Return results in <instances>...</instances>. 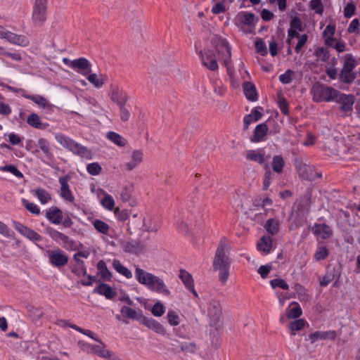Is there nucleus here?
<instances>
[{
	"instance_id": "nucleus-39",
	"label": "nucleus",
	"mask_w": 360,
	"mask_h": 360,
	"mask_svg": "<svg viewBox=\"0 0 360 360\" xmlns=\"http://www.w3.org/2000/svg\"><path fill=\"white\" fill-rule=\"evenodd\" d=\"M280 224L278 219L271 218L269 219L264 225L266 231L272 236L278 233L279 231Z\"/></svg>"
},
{
	"instance_id": "nucleus-16",
	"label": "nucleus",
	"mask_w": 360,
	"mask_h": 360,
	"mask_svg": "<svg viewBox=\"0 0 360 360\" xmlns=\"http://www.w3.org/2000/svg\"><path fill=\"white\" fill-rule=\"evenodd\" d=\"M70 177L68 175H65L59 178V183L60 184V196L65 201L69 202H73L75 197L70 188L68 181Z\"/></svg>"
},
{
	"instance_id": "nucleus-26",
	"label": "nucleus",
	"mask_w": 360,
	"mask_h": 360,
	"mask_svg": "<svg viewBox=\"0 0 360 360\" xmlns=\"http://www.w3.org/2000/svg\"><path fill=\"white\" fill-rule=\"evenodd\" d=\"M131 158V161L124 165L125 168L129 171L133 170L141 164L143 161V154L142 151L136 150L132 152Z\"/></svg>"
},
{
	"instance_id": "nucleus-23",
	"label": "nucleus",
	"mask_w": 360,
	"mask_h": 360,
	"mask_svg": "<svg viewBox=\"0 0 360 360\" xmlns=\"http://www.w3.org/2000/svg\"><path fill=\"white\" fill-rule=\"evenodd\" d=\"M143 324L157 333L163 335L165 333V329L163 326L156 320L152 318L145 317L143 315L142 320L140 321Z\"/></svg>"
},
{
	"instance_id": "nucleus-12",
	"label": "nucleus",
	"mask_w": 360,
	"mask_h": 360,
	"mask_svg": "<svg viewBox=\"0 0 360 360\" xmlns=\"http://www.w3.org/2000/svg\"><path fill=\"white\" fill-rule=\"evenodd\" d=\"M12 225L13 228L22 236L26 237L29 240L38 242L41 240V236L37 233L35 231L31 229L30 228L25 226L22 223L17 221H12Z\"/></svg>"
},
{
	"instance_id": "nucleus-1",
	"label": "nucleus",
	"mask_w": 360,
	"mask_h": 360,
	"mask_svg": "<svg viewBox=\"0 0 360 360\" xmlns=\"http://www.w3.org/2000/svg\"><path fill=\"white\" fill-rule=\"evenodd\" d=\"M134 276L136 280L149 290L165 296L170 295V291L164 281L155 274L136 266Z\"/></svg>"
},
{
	"instance_id": "nucleus-31",
	"label": "nucleus",
	"mask_w": 360,
	"mask_h": 360,
	"mask_svg": "<svg viewBox=\"0 0 360 360\" xmlns=\"http://www.w3.org/2000/svg\"><path fill=\"white\" fill-rule=\"evenodd\" d=\"M27 122L30 126L38 129H46L49 126L48 123L42 122L40 117L34 112L27 117Z\"/></svg>"
},
{
	"instance_id": "nucleus-43",
	"label": "nucleus",
	"mask_w": 360,
	"mask_h": 360,
	"mask_svg": "<svg viewBox=\"0 0 360 360\" xmlns=\"http://www.w3.org/2000/svg\"><path fill=\"white\" fill-rule=\"evenodd\" d=\"M25 97L27 99H30L37 104L39 106L45 108L51 106L49 101L42 96L39 95H28L25 96Z\"/></svg>"
},
{
	"instance_id": "nucleus-49",
	"label": "nucleus",
	"mask_w": 360,
	"mask_h": 360,
	"mask_svg": "<svg viewBox=\"0 0 360 360\" xmlns=\"http://www.w3.org/2000/svg\"><path fill=\"white\" fill-rule=\"evenodd\" d=\"M0 171L10 172L18 178L23 177L22 173L13 165L0 166Z\"/></svg>"
},
{
	"instance_id": "nucleus-50",
	"label": "nucleus",
	"mask_w": 360,
	"mask_h": 360,
	"mask_svg": "<svg viewBox=\"0 0 360 360\" xmlns=\"http://www.w3.org/2000/svg\"><path fill=\"white\" fill-rule=\"evenodd\" d=\"M70 328L75 330L77 332H79L89 338H91L92 340L95 341H98L99 339H98L97 335L91 330L88 329H84L77 325H70Z\"/></svg>"
},
{
	"instance_id": "nucleus-6",
	"label": "nucleus",
	"mask_w": 360,
	"mask_h": 360,
	"mask_svg": "<svg viewBox=\"0 0 360 360\" xmlns=\"http://www.w3.org/2000/svg\"><path fill=\"white\" fill-rule=\"evenodd\" d=\"M356 65V60L352 54H346L342 68L339 74V79L345 83L350 84L355 79V74L353 72Z\"/></svg>"
},
{
	"instance_id": "nucleus-28",
	"label": "nucleus",
	"mask_w": 360,
	"mask_h": 360,
	"mask_svg": "<svg viewBox=\"0 0 360 360\" xmlns=\"http://www.w3.org/2000/svg\"><path fill=\"white\" fill-rule=\"evenodd\" d=\"M262 117V113L257 108L252 109L250 114L246 115L243 119L244 129H248L249 125L253 122L259 120Z\"/></svg>"
},
{
	"instance_id": "nucleus-62",
	"label": "nucleus",
	"mask_w": 360,
	"mask_h": 360,
	"mask_svg": "<svg viewBox=\"0 0 360 360\" xmlns=\"http://www.w3.org/2000/svg\"><path fill=\"white\" fill-rule=\"evenodd\" d=\"M255 49L257 53L264 56L267 54V49L266 43L263 39H259L255 41Z\"/></svg>"
},
{
	"instance_id": "nucleus-5",
	"label": "nucleus",
	"mask_w": 360,
	"mask_h": 360,
	"mask_svg": "<svg viewBox=\"0 0 360 360\" xmlns=\"http://www.w3.org/2000/svg\"><path fill=\"white\" fill-rule=\"evenodd\" d=\"M37 146L38 149L33 151L35 156L40 159L45 165L52 166L54 155L49 141L44 138H39L37 140Z\"/></svg>"
},
{
	"instance_id": "nucleus-40",
	"label": "nucleus",
	"mask_w": 360,
	"mask_h": 360,
	"mask_svg": "<svg viewBox=\"0 0 360 360\" xmlns=\"http://www.w3.org/2000/svg\"><path fill=\"white\" fill-rule=\"evenodd\" d=\"M106 138L120 147L124 146L127 143V141L121 135L115 131L108 132Z\"/></svg>"
},
{
	"instance_id": "nucleus-24",
	"label": "nucleus",
	"mask_w": 360,
	"mask_h": 360,
	"mask_svg": "<svg viewBox=\"0 0 360 360\" xmlns=\"http://www.w3.org/2000/svg\"><path fill=\"white\" fill-rule=\"evenodd\" d=\"M179 277L186 288L189 290L195 297H198V294L194 288V281L192 276L186 271L181 270Z\"/></svg>"
},
{
	"instance_id": "nucleus-17",
	"label": "nucleus",
	"mask_w": 360,
	"mask_h": 360,
	"mask_svg": "<svg viewBox=\"0 0 360 360\" xmlns=\"http://www.w3.org/2000/svg\"><path fill=\"white\" fill-rule=\"evenodd\" d=\"M93 354L107 360H117L115 353L107 349L105 344L101 340L97 341Z\"/></svg>"
},
{
	"instance_id": "nucleus-22",
	"label": "nucleus",
	"mask_w": 360,
	"mask_h": 360,
	"mask_svg": "<svg viewBox=\"0 0 360 360\" xmlns=\"http://www.w3.org/2000/svg\"><path fill=\"white\" fill-rule=\"evenodd\" d=\"M336 31V25L335 23H329L323 32V38L326 46H332L333 42H335L334 35Z\"/></svg>"
},
{
	"instance_id": "nucleus-32",
	"label": "nucleus",
	"mask_w": 360,
	"mask_h": 360,
	"mask_svg": "<svg viewBox=\"0 0 360 360\" xmlns=\"http://www.w3.org/2000/svg\"><path fill=\"white\" fill-rule=\"evenodd\" d=\"M111 99L113 102H115L119 107L125 105L127 94L124 91L116 87L112 90Z\"/></svg>"
},
{
	"instance_id": "nucleus-7",
	"label": "nucleus",
	"mask_w": 360,
	"mask_h": 360,
	"mask_svg": "<svg viewBox=\"0 0 360 360\" xmlns=\"http://www.w3.org/2000/svg\"><path fill=\"white\" fill-rule=\"evenodd\" d=\"M46 233L53 240L61 245L64 249L67 250H75V243L69 236L50 226L46 229Z\"/></svg>"
},
{
	"instance_id": "nucleus-54",
	"label": "nucleus",
	"mask_w": 360,
	"mask_h": 360,
	"mask_svg": "<svg viewBox=\"0 0 360 360\" xmlns=\"http://www.w3.org/2000/svg\"><path fill=\"white\" fill-rule=\"evenodd\" d=\"M86 171L92 176H97L101 174L102 167L98 162H95L87 165Z\"/></svg>"
},
{
	"instance_id": "nucleus-63",
	"label": "nucleus",
	"mask_w": 360,
	"mask_h": 360,
	"mask_svg": "<svg viewBox=\"0 0 360 360\" xmlns=\"http://www.w3.org/2000/svg\"><path fill=\"white\" fill-rule=\"evenodd\" d=\"M165 312V308L164 305L160 302H156L152 307L151 313L155 316H161Z\"/></svg>"
},
{
	"instance_id": "nucleus-9",
	"label": "nucleus",
	"mask_w": 360,
	"mask_h": 360,
	"mask_svg": "<svg viewBox=\"0 0 360 360\" xmlns=\"http://www.w3.org/2000/svg\"><path fill=\"white\" fill-rule=\"evenodd\" d=\"M46 255L50 265L58 269H60L68 263V256L60 248L48 250Z\"/></svg>"
},
{
	"instance_id": "nucleus-58",
	"label": "nucleus",
	"mask_w": 360,
	"mask_h": 360,
	"mask_svg": "<svg viewBox=\"0 0 360 360\" xmlns=\"http://www.w3.org/2000/svg\"><path fill=\"white\" fill-rule=\"evenodd\" d=\"M78 345L83 352L89 354H94L96 345H92L91 343L82 340L79 341Z\"/></svg>"
},
{
	"instance_id": "nucleus-51",
	"label": "nucleus",
	"mask_w": 360,
	"mask_h": 360,
	"mask_svg": "<svg viewBox=\"0 0 360 360\" xmlns=\"http://www.w3.org/2000/svg\"><path fill=\"white\" fill-rule=\"evenodd\" d=\"M293 289L295 291V292L297 294L298 299L300 300H303L306 298H307V289L300 283H297L294 285Z\"/></svg>"
},
{
	"instance_id": "nucleus-3",
	"label": "nucleus",
	"mask_w": 360,
	"mask_h": 360,
	"mask_svg": "<svg viewBox=\"0 0 360 360\" xmlns=\"http://www.w3.org/2000/svg\"><path fill=\"white\" fill-rule=\"evenodd\" d=\"M54 136L55 139L59 144L65 149L71 151L75 155L87 160L92 158V153L90 150L76 142L69 136L61 133H56Z\"/></svg>"
},
{
	"instance_id": "nucleus-47",
	"label": "nucleus",
	"mask_w": 360,
	"mask_h": 360,
	"mask_svg": "<svg viewBox=\"0 0 360 360\" xmlns=\"http://www.w3.org/2000/svg\"><path fill=\"white\" fill-rule=\"evenodd\" d=\"M292 304L295 306L289 309V311L287 313V316L290 319H295L299 318L302 315V311L297 302H293Z\"/></svg>"
},
{
	"instance_id": "nucleus-59",
	"label": "nucleus",
	"mask_w": 360,
	"mask_h": 360,
	"mask_svg": "<svg viewBox=\"0 0 360 360\" xmlns=\"http://www.w3.org/2000/svg\"><path fill=\"white\" fill-rule=\"evenodd\" d=\"M102 205L108 210H112L115 207V200L113 198L106 194L101 201Z\"/></svg>"
},
{
	"instance_id": "nucleus-15",
	"label": "nucleus",
	"mask_w": 360,
	"mask_h": 360,
	"mask_svg": "<svg viewBox=\"0 0 360 360\" xmlns=\"http://www.w3.org/2000/svg\"><path fill=\"white\" fill-rule=\"evenodd\" d=\"M72 69L83 76H86L91 72V64L86 58H79L73 60Z\"/></svg>"
},
{
	"instance_id": "nucleus-8",
	"label": "nucleus",
	"mask_w": 360,
	"mask_h": 360,
	"mask_svg": "<svg viewBox=\"0 0 360 360\" xmlns=\"http://www.w3.org/2000/svg\"><path fill=\"white\" fill-rule=\"evenodd\" d=\"M48 0H35L32 20L35 26H42L46 20Z\"/></svg>"
},
{
	"instance_id": "nucleus-19",
	"label": "nucleus",
	"mask_w": 360,
	"mask_h": 360,
	"mask_svg": "<svg viewBox=\"0 0 360 360\" xmlns=\"http://www.w3.org/2000/svg\"><path fill=\"white\" fill-rule=\"evenodd\" d=\"M311 231L315 236L326 240L333 235L331 228L326 224H315L311 227Z\"/></svg>"
},
{
	"instance_id": "nucleus-35",
	"label": "nucleus",
	"mask_w": 360,
	"mask_h": 360,
	"mask_svg": "<svg viewBox=\"0 0 360 360\" xmlns=\"http://www.w3.org/2000/svg\"><path fill=\"white\" fill-rule=\"evenodd\" d=\"M307 321L304 319H298L291 321L288 324V328L290 330V335L295 336L297 332L302 330L306 326H308Z\"/></svg>"
},
{
	"instance_id": "nucleus-27",
	"label": "nucleus",
	"mask_w": 360,
	"mask_h": 360,
	"mask_svg": "<svg viewBox=\"0 0 360 360\" xmlns=\"http://www.w3.org/2000/svg\"><path fill=\"white\" fill-rule=\"evenodd\" d=\"M273 245V240L270 236H262L257 243V250L262 252L264 255L271 252Z\"/></svg>"
},
{
	"instance_id": "nucleus-52",
	"label": "nucleus",
	"mask_w": 360,
	"mask_h": 360,
	"mask_svg": "<svg viewBox=\"0 0 360 360\" xmlns=\"http://www.w3.org/2000/svg\"><path fill=\"white\" fill-rule=\"evenodd\" d=\"M309 7L319 15H322L324 11V7L321 0H311Z\"/></svg>"
},
{
	"instance_id": "nucleus-56",
	"label": "nucleus",
	"mask_w": 360,
	"mask_h": 360,
	"mask_svg": "<svg viewBox=\"0 0 360 360\" xmlns=\"http://www.w3.org/2000/svg\"><path fill=\"white\" fill-rule=\"evenodd\" d=\"M24 207L32 214L39 215L40 214V209L34 202H30L26 200H22Z\"/></svg>"
},
{
	"instance_id": "nucleus-55",
	"label": "nucleus",
	"mask_w": 360,
	"mask_h": 360,
	"mask_svg": "<svg viewBox=\"0 0 360 360\" xmlns=\"http://www.w3.org/2000/svg\"><path fill=\"white\" fill-rule=\"evenodd\" d=\"M315 56L322 62H327L330 58L329 52L323 47L318 48L315 51Z\"/></svg>"
},
{
	"instance_id": "nucleus-41",
	"label": "nucleus",
	"mask_w": 360,
	"mask_h": 360,
	"mask_svg": "<svg viewBox=\"0 0 360 360\" xmlns=\"http://www.w3.org/2000/svg\"><path fill=\"white\" fill-rule=\"evenodd\" d=\"M86 77L87 80L96 88H101L105 83L102 75L98 76L95 73H91V72Z\"/></svg>"
},
{
	"instance_id": "nucleus-37",
	"label": "nucleus",
	"mask_w": 360,
	"mask_h": 360,
	"mask_svg": "<svg viewBox=\"0 0 360 360\" xmlns=\"http://www.w3.org/2000/svg\"><path fill=\"white\" fill-rule=\"evenodd\" d=\"M98 274L101 277L106 281H110L112 277V273L110 271L105 262L103 260L98 262L97 265Z\"/></svg>"
},
{
	"instance_id": "nucleus-20",
	"label": "nucleus",
	"mask_w": 360,
	"mask_h": 360,
	"mask_svg": "<svg viewBox=\"0 0 360 360\" xmlns=\"http://www.w3.org/2000/svg\"><path fill=\"white\" fill-rule=\"evenodd\" d=\"M46 218L52 224L58 225L62 223L63 215L60 209L51 207L46 211Z\"/></svg>"
},
{
	"instance_id": "nucleus-53",
	"label": "nucleus",
	"mask_w": 360,
	"mask_h": 360,
	"mask_svg": "<svg viewBox=\"0 0 360 360\" xmlns=\"http://www.w3.org/2000/svg\"><path fill=\"white\" fill-rule=\"evenodd\" d=\"M159 227L160 226L156 221H154L151 219H149L148 221L143 219V229L144 231L148 232H156L158 230Z\"/></svg>"
},
{
	"instance_id": "nucleus-2",
	"label": "nucleus",
	"mask_w": 360,
	"mask_h": 360,
	"mask_svg": "<svg viewBox=\"0 0 360 360\" xmlns=\"http://www.w3.org/2000/svg\"><path fill=\"white\" fill-rule=\"evenodd\" d=\"M229 249V247L226 243L225 238L221 239L216 250L213 261V269L215 271H219V278L223 284H225L229 278L231 264V260L226 254Z\"/></svg>"
},
{
	"instance_id": "nucleus-4",
	"label": "nucleus",
	"mask_w": 360,
	"mask_h": 360,
	"mask_svg": "<svg viewBox=\"0 0 360 360\" xmlns=\"http://www.w3.org/2000/svg\"><path fill=\"white\" fill-rule=\"evenodd\" d=\"M337 93L338 90L332 86L319 83L314 84L311 89L313 101L316 103L333 101Z\"/></svg>"
},
{
	"instance_id": "nucleus-48",
	"label": "nucleus",
	"mask_w": 360,
	"mask_h": 360,
	"mask_svg": "<svg viewBox=\"0 0 360 360\" xmlns=\"http://www.w3.org/2000/svg\"><path fill=\"white\" fill-rule=\"evenodd\" d=\"M35 195L42 205L46 204L51 199L50 194L44 188H37Z\"/></svg>"
},
{
	"instance_id": "nucleus-57",
	"label": "nucleus",
	"mask_w": 360,
	"mask_h": 360,
	"mask_svg": "<svg viewBox=\"0 0 360 360\" xmlns=\"http://www.w3.org/2000/svg\"><path fill=\"white\" fill-rule=\"evenodd\" d=\"M293 75L294 72L292 70H287L283 74L279 75V81L284 84H288L292 82Z\"/></svg>"
},
{
	"instance_id": "nucleus-38",
	"label": "nucleus",
	"mask_w": 360,
	"mask_h": 360,
	"mask_svg": "<svg viewBox=\"0 0 360 360\" xmlns=\"http://www.w3.org/2000/svg\"><path fill=\"white\" fill-rule=\"evenodd\" d=\"M113 269L125 278L130 279L133 277L132 272L126 266L122 264L120 260L114 259L112 262Z\"/></svg>"
},
{
	"instance_id": "nucleus-33",
	"label": "nucleus",
	"mask_w": 360,
	"mask_h": 360,
	"mask_svg": "<svg viewBox=\"0 0 360 360\" xmlns=\"http://www.w3.org/2000/svg\"><path fill=\"white\" fill-rule=\"evenodd\" d=\"M300 176L304 180L314 181L316 177H321V174L314 172L311 167L304 166L300 169Z\"/></svg>"
},
{
	"instance_id": "nucleus-61",
	"label": "nucleus",
	"mask_w": 360,
	"mask_h": 360,
	"mask_svg": "<svg viewBox=\"0 0 360 360\" xmlns=\"http://www.w3.org/2000/svg\"><path fill=\"white\" fill-rule=\"evenodd\" d=\"M270 285L272 287V288H281L283 290H288L289 285L285 281V280L282 278H275L270 281Z\"/></svg>"
},
{
	"instance_id": "nucleus-42",
	"label": "nucleus",
	"mask_w": 360,
	"mask_h": 360,
	"mask_svg": "<svg viewBox=\"0 0 360 360\" xmlns=\"http://www.w3.org/2000/svg\"><path fill=\"white\" fill-rule=\"evenodd\" d=\"M89 257V253L84 251H79L75 253L73 256L74 260L76 262L77 266H80V268L82 271V275H86V268L84 266V262L80 257L87 258Z\"/></svg>"
},
{
	"instance_id": "nucleus-45",
	"label": "nucleus",
	"mask_w": 360,
	"mask_h": 360,
	"mask_svg": "<svg viewBox=\"0 0 360 360\" xmlns=\"http://www.w3.org/2000/svg\"><path fill=\"white\" fill-rule=\"evenodd\" d=\"M284 166L285 161L281 155L274 156L272 160V168L275 172L278 174L281 173L283 172Z\"/></svg>"
},
{
	"instance_id": "nucleus-14",
	"label": "nucleus",
	"mask_w": 360,
	"mask_h": 360,
	"mask_svg": "<svg viewBox=\"0 0 360 360\" xmlns=\"http://www.w3.org/2000/svg\"><path fill=\"white\" fill-rule=\"evenodd\" d=\"M341 274L340 268H335L334 266H328L326 268V272L320 281V285L321 287L327 286L333 281L336 280L334 286H337V282Z\"/></svg>"
},
{
	"instance_id": "nucleus-13",
	"label": "nucleus",
	"mask_w": 360,
	"mask_h": 360,
	"mask_svg": "<svg viewBox=\"0 0 360 360\" xmlns=\"http://www.w3.org/2000/svg\"><path fill=\"white\" fill-rule=\"evenodd\" d=\"M202 65L212 71L218 70V63L213 51L205 49L199 53Z\"/></svg>"
},
{
	"instance_id": "nucleus-10",
	"label": "nucleus",
	"mask_w": 360,
	"mask_h": 360,
	"mask_svg": "<svg viewBox=\"0 0 360 360\" xmlns=\"http://www.w3.org/2000/svg\"><path fill=\"white\" fill-rule=\"evenodd\" d=\"M215 49L219 56V59L223 60L224 65L229 69L231 57V47L229 41L221 37L217 39Z\"/></svg>"
},
{
	"instance_id": "nucleus-30",
	"label": "nucleus",
	"mask_w": 360,
	"mask_h": 360,
	"mask_svg": "<svg viewBox=\"0 0 360 360\" xmlns=\"http://www.w3.org/2000/svg\"><path fill=\"white\" fill-rule=\"evenodd\" d=\"M94 292L105 296V298L108 300L112 299L116 295L113 289L106 283H101L94 290Z\"/></svg>"
},
{
	"instance_id": "nucleus-25",
	"label": "nucleus",
	"mask_w": 360,
	"mask_h": 360,
	"mask_svg": "<svg viewBox=\"0 0 360 360\" xmlns=\"http://www.w3.org/2000/svg\"><path fill=\"white\" fill-rule=\"evenodd\" d=\"M120 312L124 318L135 319L139 321L142 320L143 318V314L141 309L136 310L129 307L123 306L120 309Z\"/></svg>"
},
{
	"instance_id": "nucleus-44",
	"label": "nucleus",
	"mask_w": 360,
	"mask_h": 360,
	"mask_svg": "<svg viewBox=\"0 0 360 360\" xmlns=\"http://www.w3.org/2000/svg\"><path fill=\"white\" fill-rule=\"evenodd\" d=\"M240 21L245 25H252L255 22V16L253 13L249 12H241L238 15Z\"/></svg>"
},
{
	"instance_id": "nucleus-46",
	"label": "nucleus",
	"mask_w": 360,
	"mask_h": 360,
	"mask_svg": "<svg viewBox=\"0 0 360 360\" xmlns=\"http://www.w3.org/2000/svg\"><path fill=\"white\" fill-rule=\"evenodd\" d=\"M95 229L103 234H108L110 230L109 225L101 219H95L93 222Z\"/></svg>"
},
{
	"instance_id": "nucleus-11",
	"label": "nucleus",
	"mask_w": 360,
	"mask_h": 360,
	"mask_svg": "<svg viewBox=\"0 0 360 360\" xmlns=\"http://www.w3.org/2000/svg\"><path fill=\"white\" fill-rule=\"evenodd\" d=\"M333 101L340 105V108L345 113V115H349L352 112L353 105L354 103V97L353 95L345 94L338 91Z\"/></svg>"
},
{
	"instance_id": "nucleus-18",
	"label": "nucleus",
	"mask_w": 360,
	"mask_h": 360,
	"mask_svg": "<svg viewBox=\"0 0 360 360\" xmlns=\"http://www.w3.org/2000/svg\"><path fill=\"white\" fill-rule=\"evenodd\" d=\"M269 128L266 123H261L256 126L252 136L250 138L251 142L259 143L266 140Z\"/></svg>"
},
{
	"instance_id": "nucleus-36",
	"label": "nucleus",
	"mask_w": 360,
	"mask_h": 360,
	"mask_svg": "<svg viewBox=\"0 0 360 360\" xmlns=\"http://www.w3.org/2000/svg\"><path fill=\"white\" fill-rule=\"evenodd\" d=\"M243 87L244 94L248 100L251 101H257V94L255 86L252 83L249 82H244Z\"/></svg>"
},
{
	"instance_id": "nucleus-34",
	"label": "nucleus",
	"mask_w": 360,
	"mask_h": 360,
	"mask_svg": "<svg viewBox=\"0 0 360 360\" xmlns=\"http://www.w3.org/2000/svg\"><path fill=\"white\" fill-rule=\"evenodd\" d=\"M11 44L18 45L20 46H27L30 41L27 37L22 34H16L10 32L7 39Z\"/></svg>"
},
{
	"instance_id": "nucleus-21",
	"label": "nucleus",
	"mask_w": 360,
	"mask_h": 360,
	"mask_svg": "<svg viewBox=\"0 0 360 360\" xmlns=\"http://www.w3.org/2000/svg\"><path fill=\"white\" fill-rule=\"evenodd\" d=\"M265 151L263 148L257 150H249L247 151L245 158L248 160L255 162L259 165L265 162Z\"/></svg>"
},
{
	"instance_id": "nucleus-29",
	"label": "nucleus",
	"mask_w": 360,
	"mask_h": 360,
	"mask_svg": "<svg viewBox=\"0 0 360 360\" xmlns=\"http://www.w3.org/2000/svg\"><path fill=\"white\" fill-rule=\"evenodd\" d=\"M123 248L126 252L138 255L143 251V246L139 240H130L123 245Z\"/></svg>"
},
{
	"instance_id": "nucleus-64",
	"label": "nucleus",
	"mask_w": 360,
	"mask_h": 360,
	"mask_svg": "<svg viewBox=\"0 0 360 360\" xmlns=\"http://www.w3.org/2000/svg\"><path fill=\"white\" fill-rule=\"evenodd\" d=\"M167 318L171 326H176L179 324V316L176 311H169L167 314Z\"/></svg>"
},
{
	"instance_id": "nucleus-60",
	"label": "nucleus",
	"mask_w": 360,
	"mask_h": 360,
	"mask_svg": "<svg viewBox=\"0 0 360 360\" xmlns=\"http://www.w3.org/2000/svg\"><path fill=\"white\" fill-rule=\"evenodd\" d=\"M328 250L326 247H319L314 254V259L320 261L326 259L328 256Z\"/></svg>"
}]
</instances>
